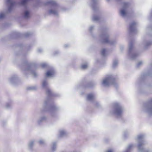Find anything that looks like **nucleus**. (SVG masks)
<instances>
[{"instance_id":"nucleus-12","label":"nucleus","mask_w":152,"mask_h":152,"mask_svg":"<svg viewBox=\"0 0 152 152\" xmlns=\"http://www.w3.org/2000/svg\"><path fill=\"white\" fill-rule=\"evenodd\" d=\"M6 3L8 7V11L10 12L12 11L15 2L12 0H6Z\"/></svg>"},{"instance_id":"nucleus-2","label":"nucleus","mask_w":152,"mask_h":152,"mask_svg":"<svg viewBox=\"0 0 152 152\" xmlns=\"http://www.w3.org/2000/svg\"><path fill=\"white\" fill-rule=\"evenodd\" d=\"M145 135L143 134L138 135L137 138L138 142L137 147L139 151L141 152H150V151L148 149H145L144 147L145 144V141L144 140Z\"/></svg>"},{"instance_id":"nucleus-23","label":"nucleus","mask_w":152,"mask_h":152,"mask_svg":"<svg viewBox=\"0 0 152 152\" xmlns=\"http://www.w3.org/2000/svg\"><path fill=\"white\" fill-rule=\"evenodd\" d=\"M50 101V97L48 98L46 100L44 103V106L45 107H47L49 104Z\"/></svg>"},{"instance_id":"nucleus-39","label":"nucleus","mask_w":152,"mask_h":152,"mask_svg":"<svg viewBox=\"0 0 152 152\" xmlns=\"http://www.w3.org/2000/svg\"><path fill=\"white\" fill-rule=\"evenodd\" d=\"M129 134V133L128 131H125L124 132V137H126V135L128 134Z\"/></svg>"},{"instance_id":"nucleus-40","label":"nucleus","mask_w":152,"mask_h":152,"mask_svg":"<svg viewBox=\"0 0 152 152\" xmlns=\"http://www.w3.org/2000/svg\"><path fill=\"white\" fill-rule=\"evenodd\" d=\"M31 35L30 33L29 32H28L25 33V36L26 37H27L29 35Z\"/></svg>"},{"instance_id":"nucleus-18","label":"nucleus","mask_w":152,"mask_h":152,"mask_svg":"<svg viewBox=\"0 0 152 152\" xmlns=\"http://www.w3.org/2000/svg\"><path fill=\"white\" fill-rule=\"evenodd\" d=\"M23 16L24 18L28 19L30 17V12L28 10H26L24 12Z\"/></svg>"},{"instance_id":"nucleus-48","label":"nucleus","mask_w":152,"mask_h":152,"mask_svg":"<svg viewBox=\"0 0 152 152\" xmlns=\"http://www.w3.org/2000/svg\"><path fill=\"white\" fill-rule=\"evenodd\" d=\"M145 75V76H150V74L148 73V74H146Z\"/></svg>"},{"instance_id":"nucleus-47","label":"nucleus","mask_w":152,"mask_h":152,"mask_svg":"<svg viewBox=\"0 0 152 152\" xmlns=\"http://www.w3.org/2000/svg\"><path fill=\"white\" fill-rule=\"evenodd\" d=\"M58 53V51H56L54 52V55H56Z\"/></svg>"},{"instance_id":"nucleus-16","label":"nucleus","mask_w":152,"mask_h":152,"mask_svg":"<svg viewBox=\"0 0 152 152\" xmlns=\"http://www.w3.org/2000/svg\"><path fill=\"white\" fill-rule=\"evenodd\" d=\"M95 95L93 94H90L87 96V100L90 101H92L95 99Z\"/></svg>"},{"instance_id":"nucleus-35","label":"nucleus","mask_w":152,"mask_h":152,"mask_svg":"<svg viewBox=\"0 0 152 152\" xmlns=\"http://www.w3.org/2000/svg\"><path fill=\"white\" fill-rule=\"evenodd\" d=\"M36 89V87L34 86H30L27 88V89L29 90H34Z\"/></svg>"},{"instance_id":"nucleus-45","label":"nucleus","mask_w":152,"mask_h":152,"mask_svg":"<svg viewBox=\"0 0 152 152\" xmlns=\"http://www.w3.org/2000/svg\"><path fill=\"white\" fill-rule=\"evenodd\" d=\"M6 123V122L4 121H3L2 122V124L3 126H4L5 125V124Z\"/></svg>"},{"instance_id":"nucleus-46","label":"nucleus","mask_w":152,"mask_h":152,"mask_svg":"<svg viewBox=\"0 0 152 152\" xmlns=\"http://www.w3.org/2000/svg\"><path fill=\"white\" fill-rule=\"evenodd\" d=\"M69 45L68 44H65L64 45V47L65 48L68 47Z\"/></svg>"},{"instance_id":"nucleus-9","label":"nucleus","mask_w":152,"mask_h":152,"mask_svg":"<svg viewBox=\"0 0 152 152\" xmlns=\"http://www.w3.org/2000/svg\"><path fill=\"white\" fill-rule=\"evenodd\" d=\"M25 66L27 68L25 69V70H28L35 77L37 75V74L34 71H32V69L34 68V65L32 64L28 63L27 61H26L25 63Z\"/></svg>"},{"instance_id":"nucleus-14","label":"nucleus","mask_w":152,"mask_h":152,"mask_svg":"<svg viewBox=\"0 0 152 152\" xmlns=\"http://www.w3.org/2000/svg\"><path fill=\"white\" fill-rule=\"evenodd\" d=\"M55 74V71L53 69H52L47 71L46 73L47 77H53Z\"/></svg>"},{"instance_id":"nucleus-10","label":"nucleus","mask_w":152,"mask_h":152,"mask_svg":"<svg viewBox=\"0 0 152 152\" xmlns=\"http://www.w3.org/2000/svg\"><path fill=\"white\" fill-rule=\"evenodd\" d=\"M58 110V108L55 105H53L52 106H50L48 109V111L50 113L51 115L54 117L56 114V112Z\"/></svg>"},{"instance_id":"nucleus-13","label":"nucleus","mask_w":152,"mask_h":152,"mask_svg":"<svg viewBox=\"0 0 152 152\" xmlns=\"http://www.w3.org/2000/svg\"><path fill=\"white\" fill-rule=\"evenodd\" d=\"M9 81L11 84L15 85L18 82V78L17 75H14L9 79Z\"/></svg>"},{"instance_id":"nucleus-26","label":"nucleus","mask_w":152,"mask_h":152,"mask_svg":"<svg viewBox=\"0 0 152 152\" xmlns=\"http://www.w3.org/2000/svg\"><path fill=\"white\" fill-rule=\"evenodd\" d=\"M48 85V83L46 79L44 80L42 82V86L44 88H46Z\"/></svg>"},{"instance_id":"nucleus-20","label":"nucleus","mask_w":152,"mask_h":152,"mask_svg":"<svg viewBox=\"0 0 152 152\" xmlns=\"http://www.w3.org/2000/svg\"><path fill=\"white\" fill-rule=\"evenodd\" d=\"M29 0H21L18 3V4L21 6H25Z\"/></svg>"},{"instance_id":"nucleus-30","label":"nucleus","mask_w":152,"mask_h":152,"mask_svg":"<svg viewBox=\"0 0 152 152\" xmlns=\"http://www.w3.org/2000/svg\"><path fill=\"white\" fill-rule=\"evenodd\" d=\"M56 142H53L52 143V145L51 147L52 150L54 151L55 150L56 148Z\"/></svg>"},{"instance_id":"nucleus-11","label":"nucleus","mask_w":152,"mask_h":152,"mask_svg":"<svg viewBox=\"0 0 152 152\" xmlns=\"http://www.w3.org/2000/svg\"><path fill=\"white\" fill-rule=\"evenodd\" d=\"M136 25L137 23L135 22H133L130 24L129 30L131 33L135 34L137 32Z\"/></svg>"},{"instance_id":"nucleus-51","label":"nucleus","mask_w":152,"mask_h":152,"mask_svg":"<svg viewBox=\"0 0 152 152\" xmlns=\"http://www.w3.org/2000/svg\"><path fill=\"white\" fill-rule=\"evenodd\" d=\"M107 1H110V0H107Z\"/></svg>"},{"instance_id":"nucleus-5","label":"nucleus","mask_w":152,"mask_h":152,"mask_svg":"<svg viewBox=\"0 0 152 152\" xmlns=\"http://www.w3.org/2000/svg\"><path fill=\"white\" fill-rule=\"evenodd\" d=\"M102 84L105 86H108L111 84H113L115 86H117L115 79L112 75H109L106 77L103 80Z\"/></svg>"},{"instance_id":"nucleus-4","label":"nucleus","mask_w":152,"mask_h":152,"mask_svg":"<svg viewBox=\"0 0 152 152\" xmlns=\"http://www.w3.org/2000/svg\"><path fill=\"white\" fill-rule=\"evenodd\" d=\"M46 5H49L52 7V8L49 10L50 14L57 16L58 14V6L56 2L53 0H48L45 4Z\"/></svg>"},{"instance_id":"nucleus-41","label":"nucleus","mask_w":152,"mask_h":152,"mask_svg":"<svg viewBox=\"0 0 152 152\" xmlns=\"http://www.w3.org/2000/svg\"><path fill=\"white\" fill-rule=\"evenodd\" d=\"M94 27L93 26H91L89 28V31H91L94 29Z\"/></svg>"},{"instance_id":"nucleus-42","label":"nucleus","mask_w":152,"mask_h":152,"mask_svg":"<svg viewBox=\"0 0 152 152\" xmlns=\"http://www.w3.org/2000/svg\"><path fill=\"white\" fill-rule=\"evenodd\" d=\"M37 51L39 53H41L42 51V50L41 48H39L37 50Z\"/></svg>"},{"instance_id":"nucleus-22","label":"nucleus","mask_w":152,"mask_h":152,"mask_svg":"<svg viewBox=\"0 0 152 152\" xmlns=\"http://www.w3.org/2000/svg\"><path fill=\"white\" fill-rule=\"evenodd\" d=\"M47 118L45 116H43L40 117L38 120L37 123L38 124H40L42 122L45 121Z\"/></svg>"},{"instance_id":"nucleus-27","label":"nucleus","mask_w":152,"mask_h":152,"mask_svg":"<svg viewBox=\"0 0 152 152\" xmlns=\"http://www.w3.org/2000/svg\"><path fill=\"white\" fill-rule=\"evenodd\" d=\"M134 146L132 144L129 145L125 152H130L131 150L133 147Z\"/></svg>"},{"instance_id":"nucleus-34","label":"nucleus","mask_w":152,"mask_h":152,"mask_svg":"<svg viewBox=\"0 0 152 152\" xmlns=\"http://www.w3.org/2000/svg\"><path fill=\"white\" fill-rule=\"evenodd\" d=\"M38 142L39 144L41 145H44L45 144V141L44 140H40Z\"/></svg>"},{"instance_id":"nucleus-6","label":"nucleus","mask_w":152,"mask_h":152,"mask_svg":"<svg viewBox=\"0 0 152 152\" xmlns=\"http://www.w3.org/2000/svg\"><path fill=\"white\" fill-rule=\"evenodd\" d=\"M139 55L137 53L133 47V42L132 41L130 42L129 45L128 56L129 58L132 60L135 59Z\"/></svg>"},{"instance_id":"nucleus-1","label":"nucleus","mask_w":152,"mask_h":152,"mask_svg":"<svg viewBox=\"0 0 152 152\" xmlns=\"http://www.w3.org/2000/svg\"><path fill=\"white\" fill-rule=\"evenodd\" d=\"M100 38L101 42L103 43H108L111 45H113L117 42V41L116 39L109 40V34L106 29L103 30L100 36Z\"/></svg>"},{"instance_id":"nucleus-24","label":"nucleus","mask_w":152,"mask_h":152,"mask_svg":"<svg viewBox=\"0 0 152 152\" xmlns=\"http://www.w3.org/2000/svg\"><path fill=\"white\" fill-rule=\"evenodd\" d=\"M34 140L30 141L28 144V148L29 150H31L34 145Z\"/></svg>"},{"instance_id":"nucleus-32","label":"nucleus","mask_w":152,"mask_h":152,"mask_svg":"<svg viewBox=\"0 0 152 152\" xmlns=\"http://www.w3.org/2000/svg\"><path fill=\"white\" fill-rule=\"evenodd\" d=\"M106 51L105 49H102L101 52L102 55L104 56H106Z\"/></svg>"},{"instance_id":"nucleus-19","label":"nucleus","mask_w":152,"mask_h":152,"mask_svg":"<svg viewBox=\"0 0 152 152\" xmlns=\"http://www.w3.org/2000/svg\"><path fill=\"white\" fill-rule=\"evenodd\" d=\"M59 136L60 137H63L66 136L67 134L66 131L64 129H61L59 131Z\"/></svg>"},{"instance_id":"nucleus-15","label":"nucleus","mask_w":152,"mask_h":152,"mask_svg":"<svg viewBox=\"0 0 152 152\" xmlns=\"http://www.w3.org/2000/svg\"><path fill=\"white\" fill-rule=\"evenodd\" d=\"M7 7H8V6ZM12 11L10 12H9L8 10L7 11H3L0 12V20L4 18L6 16V14L11 13Z\"/></svg>"},{"instance_id":"nucleus-3","label":"nucleus","mask_w":152,"mask_h":152,"mask_svg":"<svg viewBox=\"0 0 152 152\" xmlns=\"http://www.w3.org/2000/svg\"><path fill=\"white\" fill-rule=\"evenodd\" d=\"M113 106V109L111 111V113L114 114L118 118L121 117L124 110L123 107L118 103H114Z\"/></svg>"},{"instance_id":"nucleus-43","label":"nucleus","mask_w":152,"mask_h":152,"mask_svg":"<svg viewBox=\"0 0 152 152\" xmlns=\"http://www.w3.org/2000/svg\"><path fill=\"white\" fill-rule=\"evenodd\" d=\"M107 152H114V151L113 149H110L108 150Z\"/></svg>"},{"instance_id":"nucleus-28","label":"nucleus","mask_w":152,"mask_h":152,"mask_svg":"<svg viewBox=\"0 0 152 152\" xmlns=\"http://www.w3.org/2000/svg\"><path fill=\"white\" fill-rule=\"evenodd\" d=\"M46 93L49 96L54 95L52 93L51 90L49 89L48 88L47 89Z\"/></svg>"},{"instance_id":"nucleus-17","label":"nucleus","mask_w":152,"mask_h":152,"mask_svg":"<svg viewBox=\"0 0 152 152\" xmlns=\"http://www.w3.org/2000/svg\"><path fill=\"white\" fill-rule=\"evenodd\" d=\"M91 6L94 10H96V8H97L96 6V2L97 0H91Z\"/></svg>"},{"instance_id":"nucleus-44","label":"nucleus","mask_w":152,"mask_h":152,"mask_svg":"<svg viewBox=\"0 0 152 152\" xmlns=\"http://www.w3.org/2000/svg\"><path fill=\"white\" fill-rule=\"evenodd\" d=\"M95 104H96V106H97V107H98L99 106V104L97 102H95Z\"/></svg>"},{"instance_id":"nucleus-7","label":"nucleus","mask_w":152,"mask_h":152,"mask_svg":"<svg viewBox=\"0 0 152 152\" xmlns=\"http://www.w3.org/2000/svg\"><path fill=\"white\" fill-rule=\"evenodd\" d=\"M142 110L149 115H152V99L144 104Z\"/></svg>"},{"instance_id":"nucleus-29","label":"nucleus","mask_w":152,"mask_h":152,"mask_svg":"<svg viewBox=\"0 0 152 152\" xmlns=\"http://www.w3.org/2000/svg\"><path fill=\"white\" fill-rule=\"evenodd\" d=\"M118 65V61L117 60H114L113 62V68H115Z\"/></svg>"},{"instance_id":"nucleus-49","label":"nucleus","mask_w":152,"mask_h":152,"mask_svg":"<svg viewBox=\"0 0 152 152\" xmlns=\"http://www.w3.org/2000/svg\"><path fill=\"white\" fill-rule=\"evenodd\" d=\"M91 86L89 85H88V87H90Z\"/></svg>"},{"instance_id":"nucleus-8","label":"nucleus","mask_w":152,"mask_h":152,"mask_svg":"<svg viewBox=\"0 0 152 152\" xmlns=\"http://www.w3.org/2000/svg\"><path fill=\"white\" fill-rule=\"evenodd\" d=\"M129 4L127 2L123 3V7L120 10V15L123 18H126L129 16V13L127 11Z\"/></svg>"},{"instance_id":"nucleus-21","label":"nucleus","mask_w":152,"mask_h":152,"mask_svg":"<svg viewBox=\"0 0 152 152\" xmlns=\"http://www.w3.org/2000/svg\"><path fill=\"white\" fill-rule=\"evenodd\" d=\"M143 44L145 48H146L152 45V41H144Z\"/></svg>"},{"instance_id":"nucleus-25","label":"nucleus","mask_w":152,"mask_h":152,"mask_svg":"<svg viewBox=\"0 0 152 152\" xmlns=\"http://www.w3.org/2000/svg\"><path fill=\"white\" fill-rule=\"evenodd\" d=\"M100 18L96 15H94L92 17V20L94 22L99 21Z\"/></svg>"},{"instance_id":"nucleus-31","label":"nucleus","mask_w":152,"mask_h":152,"mask_svg":"<svg viewBox=\"0 0 152 152\" xmlns=\"http://www.w3.org/2000/svg\"><path fill=\"white\" fill-rule=\"evenodd\" d=\"M88 67V64L87 63H85L82 64L81 67L83 69H85Z\"/></svg>"},{"instance_id":"nucleus-33","label":"nucleus","mask_w":152,"mask_h":152,"mask_svg":"<svg viewBox=\"0 0 152 152\" xmlns=\"http://www.w3.org/2000/svg\"><path fill=\"white\" fill-rule=\"evenodd\" d=\"M12 104L11 102L7 103L6 104V107L7 108H10L12 106Z\"/></svg>"},{"instance_id":"nucleus-36","label":"nucleus","mask_w":152,"mask_h":152,"mask_svg":"<svg viewBox=\"0 0 152 152\" xmlns=\"http://www.w3.org/2000/svg\"><path fill=\"white\" fill-rule=\"evenodd\" d=\"M143 64V62L142 61H139L137 64V67H139L141 65H142Z\"/></svg>"},{"instance_id":"nucleus-50","label":"nucleus","mask_w":152,"mask_h":152,"mask_svg":"<svg viewBox=\"0 0 152 152\" xmlns=\"http://www.w3.org/2000/svg\"><path fill=\"white\" fill-rule=\"evenodd\" d=\"M151 17H152V12L151 13Z\"/></svg>"},{"instance_id":"nucleus-38","label":"nucleus","mask_w":152,"mask_h":152,"mask_svg":"<svg viewBox=\"0 0 152 152\" xmlns=\"http://www.w3.org/2000/svg\"><path fill=\"white\" fill-rule=\"evenodd\" d=\"M147 30L148 31H151V32H152V28L151 26L148 27L147 28Z\"/></svg>"},{"instance_id":"nucleus-37","label":"nucleus","mask_w":152,"mask_h":152,"mask_svg":"<svg viewBox=\"0 0 152 152\" xmlns=\"http://www.w3.org/2000/svg\"><path fill=\"white\" fill-rule=\"evenodd\" d=\"M41 65L42 68H45L47 66V64L45 63H43Z\"/></svg>"}]
</instances>
